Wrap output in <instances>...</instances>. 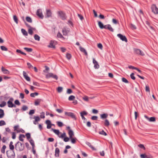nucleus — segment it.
Returning <instances> with one entry per match:
<instances>
[{
  "label": "nucleus",
  "mask_w": 158,
  "mask_h": 158,
  "mask_svg": "<svg viewBox=\"0 0 158 158\" xmlns=\"http://www.w3.org/2000/svg\"><path fill=\"white\" fill-rule=\"evenodd\" d=\"M15 148L16 150L21 152L24 150L25 146L22 143L19 141H18L15 144Z\"/></svg>",
  "instance_id": "1"
},
{
  "label": "nucleus",
  "mask_w": 158,
  "mask_h": 158,
  "mask_svg": "<svg viewBox=\"0 0 158 158\" xmlns=\"http://www.w3.org/2000/svg\"><path fill=\"white\" fill-rule=\"evenodd\" d=\"M6 154L8 158H15V154L14 151H7Z\"/></svg>",
  "instance_id": "2"
},
{
  "label": "nucleus",
  "mask_w": 158,
  "mask_h": 158,
  "mask_svg": "<svg viewBox=\"0 0 158 158\" xmlns=\"http://www.w3.org/2000/svg\"><path fill=\"white\" fill-rule=\"evenodd\" d=\"M152 12L155 15L158 14V8L155 4H153L151 6Z\"/></svg>",
  "instance_id": "3"
},
{
  "label": "nucleus",
  "mask_w": 158,
  "mask_h": 158,
  "mask_svg": "<svg viewBox=\"0 0 158 158\" xmlns=\"http://www.w3.org/2000/svg\"><path fill=\"white\" fill-rule=\"evenodd\" d=\"M64 113L65 115L71 117L74 120H77V118L73 113L71 112H65Z\"/></svg>",
  "instance_id": "4"
},
{
  "label": "nucleus",
  "mask_w": 158,
  "mask_h": 158,
  "mask_svg": "<svg viewBox=\"0 0 158 158\" xmlns=\"http://www.w3.org/2000/svg\"><path fill=\"white\" fill-rule=\"evenodd\" d=\"M56 42L55 40H51L50 41L49 44L48 46V47L49 48H55V45L56 44Z\"/></svg>",
  "instance_id": "5"
},
{
  "label": "nucleus",
  "mask_w": 158,
  "mask_h": 158,
  "mask_svg": "<svg viewBox=\"0 0 158 158\" xmlns=\"http://www.w3.org/2000/svg\"><path fill=\"white\" fill-rule=\"evenodd\" d=\"M134 51L135 53L138 55L141 56H143L145 55L144 52L139 49L135 48L134 49Z\"/></svg>",
  "instance_id": "6"
},
{
  "label": "nucleus",
  "mask_w": 158,
  "mask_h": 158,
  "mask_svg": "<svg viewBox=\"0 0 158 158\" xmlns=\"http://www.w3.org/2000/svg\"><path fill=\"white\" fill-rule=\"evenodd\" d=\"M117 36L123 41H124L126 42H127V40L125 35H123L120 34H119L117 35Z\"/></svg>",
  "instance_id": "7"
},
{
  "label": "nucleus",
  "mask_w": 158,
  "mask_h": 158,
  "mask_svg": "<svg viewBox=\"0 0 158 158\" xmlns=\"http://www.w3.org/2000/svg\"><path fill=\"white\" fill-rule=\"evenodd\" d=\"M36 15L40 19H43L44 16L42 14V10L40 9H38L36 12Z\"/></svg>",
  "instance_id": "8"
},
{
  "label": "nucleus",
  "mask_w": 158,
  "mask_h": 158,
  "mask_svg": "<svg viewBox=\"0 0 158 158\" xmlns=\"http://www.w3.org/2000/svg\"><path fill=\"white\" fill-rule=\"evenodd\" d=\"M58 14L60 18L63 20H65L66 19L65 14L62 11H58Z\"/></svg>",
  "instance_id": "9"
},
{
  "label": "nucleus",
  "mask_w": 158,
  "mask_h": 158,
  "mask_svg": "<svg viewBox=\"0 0 158 158\" xmlns=\"http://www.w3.org/2000/svg\"><path fill=\"white\" fill-rule=\"evenodd\" d=\"M23 75L24 78L28 81H30V77L28 76L27 74L24 71L23 72Z\"/></svg>",
  "instance_id": "10"
},
{
  "label": "nucleus",
  "mask_w": 158,
  "mask_h": 158,
  "mask_svg": "<svg viewBox=\"0 0 158 158\" xmlns=\"http://www.w3.org/2000/svg\"><path fill=\"white\" fill-rule=\"evenodd\" d=\"M140 156L141 158H153L151 155H146L145 154H141Z\"/></svg>",
  "instance_id": "11"
},
{
  "label": "nucleus",
  "mask_w": 158,
  "mask_h": 158,
  "mask_svg": "<svg viewBox=\"0 0 158 158\" xmlns=\"http://www.w3.org/2000/svg\"><path fill=\"white\" fill-rule=\"evenodd\" d=\"M7 104L8 106L9 107H16V106L15 105L13 104L12 102V101H9L7 102Z\"/></svg>",
  "instance_id": "12"
},
{
  "label": "nucleus",
  "mask_w": 158,
  "mask_h": 158,
  "mask_svg": "<svg viewBox=\"0 0 158 158\" xmlns=\"http://www.w3.org/2000/svg\"><path fill=\"white\" fill-rule=\"evenodd\" d=\"M52 15V13L50 10H46V15L45 16L46 17H51Z\"/></svg>",
  "instance_id": "13"
},
{
  "label": "nucleus",
  "mask_w": 158,
  "mask_h": 158,
  "mask_svg": "<svg viewBox=\"0 0 158 158\" xmlns=\"http://www.w3.org/2000/svg\"><path fill=\"white\" fill-rule=\"evenodd\" d=\"M79 49H80V51L81 52L84 53L85 55H86V56L88 55L87 52L84 48H82V47H81V46H79Z\"/></svg>",
  "instance_id": "14"
},
{
  "label": "nucleus",
  "mask_w": 158,
  "mask_h": 158,
  "mask_svg": "<svg viewBox=\"0 0 158 158\" xmlns=\"http://www.w3.org/2000/svg\"><path fill=\"white\" fill-rule=\"evenodd\" d=\"M69 31V30L68 29H67L65 28H63L62 29V32L63 35H66L68 32Z\"/></svg>",
  "instance_id": "15"
},
{
  "label": "nucleus",
  "mask_w": 158,
  "mask_h": 158,
  "mask_svg": "<svg viewBox=\"0 0 158 158\" xmlns=\"http://www.w3.org/2000/svg\"><path fill=\"white\" fill-rule=\"evenodd\" d=\"M1 70L4 74H9L10 73L9 71L8 70L5 69L3 67H2Z\"/></svg>",
  "instance_id": "16"
},
{
  "label": "nucleus",
  "mask_w": 158,
  "mask_h": 158,
  "mask_svg": "<svg viewBox=\"0 0 158 158\" xmlns=\"http://www.w3.org/2000/svg\"><path fill=\"white\" fill-rule=\"evenodd\" d=\"M68 134L69 135V138H72L74 135V132L71 130H69Z\"/></svg>",
  "instance_id": "17"
},
{
  "label": "nucleus",
  "mask_w": 158,
  "mask_h": 158,
  "mask_svg": "<svg viewBox=\"0 0 158 158\" xmlns=\"http://www.w3.org/2000/svg\"><path fill=\"white\" fill-rule=\"evenodd\" d=\"M60 153V150L58 148H56L55 151V156L56 157H58L59 156V154Z\"/></svg>",
  "instance_id": "18"
},
{
  "label": "nucleus",
  "mask_w": 158,
  "mask_h": 158,
  "mask_svg": "<svg viewBox=\"0 0 158 158\" xmlns=\"http://www.w3.org/2000/svg\"><path fill=\"white\" fill-rule=\"evenodd\" d=\"M108 114H103L100 115V117L102 119L106 118Z\"/></svg>",
  "instance_id": "19"
},
{
  "label": "nucleus",
  "mask_w": 158,
  "mask_h": 158,
  "mask_svg": "<svg viewBox=\"0 0 158 158\" xmlns=\"http://www.w3.org/2000/svg\"><path fill=\"white\" fill-rule=\"evenodd\" d=\"M13 142L12 141H11L10 143V144H9V148L10 149L14 151V146L13 145Z\"/></svg>",
  "instance_id": "20"
},
{
  "label": "nucleus",
  "mask_w": 158,
  "mask_h": 158,
  "mask_svg": "<svg viewBox=\"0 0 158 158\" xmlns=\"http://www.w3.org/2000/svg\"><path fill=\"white\" fill-rule=\"evenodd\" d=\"M4 115V110L0 109V118H2Z\"/></svg>",
  "instance_id": "21"
},
{
  "label": "nucleus",
  "mask_w": 158,
  "mask_h": 158,
  "mask_svg": "<svg viewBox=\"0 0 158 158\" xmlns=\"http://www.w3.org/2000/svg\"><path fill=\"white\" fill-rule=\"evenodd\" d=\"M41 101V99H36L35 102V105L36 106L38 105Z\"/></svg>",
  "instance_id": "22"
},
{
  "label": "nucleus",
  "mask_w": 158,
  "mask_h": 158,
  "mask_svg": "<svg viewBox=\"0 0 158 158\" xmlns=\"http://www.w3.org/2000/svg\"><path fill=\"white\" fill-rule=\"evenodd\" d=\"M23 138H25V136L23 134H20L19 135V139L20 141H23Z\"/></svg>",
  "instance_id": "23"
},
{
  "label": "nucleus",
  "mask_w": 158,
  "mask_h": 158,
  "mask_svg": "<svg viewBox=\"0 0 158 158\" xmlns=\"http://www.w3.org/2000/svg\"><path fill=\"white\" fill-rule=\"evenodd\" d=\"M98 24L99 27L101 29H103L104 25L100 21L98 22Z\"/></svg>",
  "instance_id": "24"
},
{
  "label": "nucleus",
  "mask_w": 158,
  "mask_h": 158,
  "mask_svg": "<svg viewBox=\"0 0 158 158\" xmlns=\"http://www.w3.org/2000/svg\"><path fill=\"white\" fill-rule=\"evenodd\" d=\"M107 29L110 31L111 32H113L114 31V29L111 27V25L110 24H109V25L107 26Z\"/></svg>",
  "instance_id": "25"
},
{
  "label": "nucleus",
  "mask_w": 158,
  "mask_h": 158,
  "mask_svg": "<svg viewBox=\"0 0 158 158\" xmlns=\"http://www.w3.org/2000/svg\"><path fill=\"white\" fill-rule=\"evenodd\" d=\"M21 32L25 36H27L28 35V33L27 31L24 29L22 28L21 30Z\"/></svg>",
  "instance_id": "26"
},
{
  "label": "nucleus",
  "mask_w": 158,
  "mask_h": 158,
  "mask_svg": "<svg viewBox=\"0 0 158 158\" xmlns=\"http://www.w3.org/2000/svg\"><path fill=\"white\" fill-rule=\"evenodd\" d=\"M70 139L71 143H72L74 144L76 143V140H77V139L76 138H73V137H72V138Z\"/></svg>",
  "instance_id": "27"
},
{
  "label": "nucleus",
  "mask_w": 158,
  "mask_h": 158,
  "mask_svg": "<svg viewBox=\"0 0 158 158\" xmlns=\"http://www.w3.org/2000/svg\"><path fill=\"white\" fill-rule=\"evenodd\" d=\"M31 144L32 145V148H35V145L34 140L32 139H31L29 140Z\"/></svg>",
  "instance_id": "28"
},
{
  "label": "nucleus",
  "mask_w": 158,
  "mask_h": 158,
  "mask_svg": "<svg viewBox=\"0 0 158 158\" xmlns=\"http://www.w3.org/2000/svg\"><path fill=\"white\" fill-rule=\"evenodd\" d=\"M81 116L86 115L88 114V112L85 111H83L80 113Z\"/></svg>",
  "instance_id": "29"
},
{
  "label": "nucleus",
  "mask_w": 158,
  "mask_h": 158,
  "mask_svg": "<svg viewBox=\"0 0 158 158\" xmlns=\"http://www.w3.org/2000/svg\"><path fill=\"white\" fill-rule=\"evenodd\" d=\"M39 94L38 93L35 92L34 93H32L30 94V96L31 97H35V96H37Z\"/></svg>",
  "instance_id": "30"
},
{
  "label": "nucleus",
  "mask_w": 158,
  "mask_h": 158,
  "mask_svg": "<svg viewBox=\"0 0 158 158\" xmlns=\"http://www.w3.org/2000/svg\"><path fill=\"white\" fill-rule=\"evenodd\" d=\"M34 38L37 41H40V37L37 35L35 34L34 36Z\"/></svg>",
  "instance_id": "31"
},
{
  "label": "nucleus",
  "mask_w": 158,
  "mask_h": 158,
  "mask_svg": "<svg viewBox=\"0 0 158 158\" xmlns=\"http://www.w3.org/2000/svg\"><path fill=\"white\" fill-rule=\"evenodd\" d=\"M26 20L27 22L29 23H31L32 22V20L31 17L27 16L26 18Z\"/></svg>",
  "instance_id": "32"
},
{
  "label": "nucleus",
  "mask_w": 158,
  "mask_h": 158,
  "mask_svg": "<svg viewBox=\"0 0 158 158\" xmlns=\"http://www.w3.org/2000/svg\"><path fill=\"white\" fill-rule=\"evenodd\" d=\"M52 75H53V73H50L46 75V77L47 78H49L51 77H52Z\"/></svg>",
  "instance_id": "33"
},
{
  "label": "nucleus",
  "mask_w": 158,
  "mask_h": 158,
  "mask_svg": "<svg viewBox=\"0 0 158 158\" xmlns=\"http://www.w3.org/2000/svg\"><path fill=\"white\" fill-rule=\"evenodd\" d=\"M24 49L26 50L28 52H31L32 51V49L31 48H24Z\"/></svg>",
  "instance_id": "34"
},
{
  "label": "nucleus",
  "mask_w": 158,
  "mask_h": 158,
  "mask_svg": "<svg viewBox=\"0 0 158 158\" xmlns=\"http://www.w3.org/2000/svg\"><path fill=\"white\" fill-rule=\"evenodd\" d=\"M75 98V97L73 95H71L68 98V100L69 101H73L74 100Z\"/></svg>",
  "instance_id": "35"
},
{
  "label": "nucleus",
  "mask_w": 158,
  "mask_h": 158,
  "mask_svg": "<svg viewBox=\"0 0 158 158\" xmlns=\"http://www.w3.org/2000/svg\"><path fill=\"white\" fill-rule=\"evenodd\" d=\"M99 133L100 134H101L104 135L106 136L107 135V134L103 130L101 131H100L99 132Z\"/></svg>",
  "instance_id": "36"
},
{
  "label": "nucleus",
  "mask_w": 158,
  "mask_h": 158,
  "mask_svg": "<svg viewBox=\"0 0 158 158\" xmlns=\"http://www.w3.org/2000/svg\"><path fill=\"white\" fill-rule=\"evenodd\" d=\"M110 125V123L109 121L107 119H106L105 120V123H104V125L106 126H108Z\"/></svg>",
  "instance_id": "37"
},
{
  "label": "nucleus",
  "mask_w": 158,
  "mask_h": 158,
  "mask_svg": "<svg viewBox=\"0 0 158 158\" xmlns=\"http://www.w3.org/2000/svg\"><path fill=\"white\" fill-rule=\"evenodd\" d=\"M13 19L14 21L15 22L16 24L18 23V19L17 17L14 15L13 16Z\"/></svg>",
  "instance_id": "38"
},
{
  "label": "nucleus",
  "mask_w": 158,
  "mask_h": 158,
  "mask_svg": "<svg viewBox=\"0 0 158 158\" xmlns=\"http://www.w3.org/2000/svg\"><path fill=\"white\" fill-rule=\"evenodd\" d=\"M66 57L67 58L68 60H69L71 58L72 56H71V55L70 54L67 53L66 54Z\"/></svg>",
  "instance_id": "39"
},
{
  "label": "nucleus",
  "mask_w": 158,
  "mask_h": 158,
  "mask_svg": "<svg viewBox=\"0 0 158 158\" xmlns=\"http://www.w3.org/2000/svg\"><path fill=\"white\" fill-rule=\"evenodd\" d=\"M6 148V146L5 145H4L2 147V148L1 150V152L3 153H5V150Z\"/></svg>",
  "instance_id": "40"
},
{
  "label": "nucleus",
  "mask_w": 158,
  "mask_h": 158,
  "mask_svg": "<svg viewBox=\"0 0 158 158\" xmlns=\"http://www.w3.org/2000/svg\"><path fill=\"white\" fill-rule=\"evenodd\" d=\"M6 105V102L5 101H2L0 104V107H3Z\"/></svg>",
  "instance_id": "41"
},
{
  "label": "nucleus",
  "mask_w": 158,
  "mask_h": 158,
  "mask_svg": "<svg viewBox=\"0 0 158 158\" xmlns=\"http://www.w3.org/2000/svg\"><path fill=\"white\" fill-rule=\"evenodd\" d=\"M56 123L58 126L59 127H61L63 125V123L61 122L57 121Z\"/></svg>",
  "instance_id": "42"
},
{
  "label": "nucleus",
  "mask_w": 158,
  "mask_h": 158,
  "mask_svg": "<svg viewBox=\"0 0 158 158\" xmlns=\"http://www.w3.org/2000/svg\"><path fill=\"white\" fill-rule=\"evenodd\" d=\"M2 51H7L8 50L7 48L5 46H1L0 47Z\"/></svg>",
  "instance_id": "43"
},
{
  "label": "nucleus",
  "mask_w": 158,
  "mask_h": 158,
  "mask_svg": "<svg viewBox=\"0 0 158 158\" xmlns=\"http://www.w3.org/2000/svg\"><path fill=\"white\" fill-rule=\"evenodd\" d=\"M52 130L54 132L56 135H58L60 133L59 131L58 130L54 129H52Z\"/></svg>",
  "instance_id": "44"
},
{
  "label": "nucleus",
  "mask_w": 158,
  "mask_h": 158,
  "mask_svg": "<svg viewBox=\"0 0 158 158\" xmlns=\"http://www.w3.org/2000/svg\"><path fill=\"white\" fill-rule=\"evenodd\" d=\"M28 108L27 106L26 105H23L22 108V110L23 111H26L27 110Z\"/></svg>",
  "instance_id": "45"
},
{
  "label": "nucleus",
  "mask_w": 158,
  "mask_h": 158,
  "mask_svg": "<svg viewBox=\"0 0 158 158\" xmlns=\"http://www.w3.org/2000/svg\"><path fill=\"white\" fill-rule=\"evenodd\" d=\"M148 120L150 122H154L156 120V119L154 117H151L149 118Z\"/></svg>",
  "instance_id": "46"
},
{
  "label": "nucleus",
  "mask_w": 158,
  "mask_h": 158,
  "mask_svg": "<svg viewBox=\"0 0 158 158\" xmlns=\"http://www.w3.org/2000/svg\"><path fill=\"white\" fill-rule=\"evenodd\" d=\"M34 28H33V29L32 28H30L28 30V32L29 34H30L31 35H32L33 33V32L32 31V29H34Z\"/></svg>",
  "instance_id": "47"
},
{
  "label": "nucleus",
  "mask_w": 158,
  "mask_h": 158,
  "mask_svg": "<svg viewBox=\"0 0 158 158\" xmlns=\"http://www.w3.org/2000/svg\"><path fill=\"white\" fill-rule=\"evenodd\" d=\"M35 110H31L29 113V114L30 115H32L34 114L35 112Z\"/></svg>",
  "instance_id": "48"
},
{
  "label": "nucleus",
  "mask_w": 158,
  "mask_h": 158,
  "mask_svg": "<svg viewBox=\"0 0 158 158\" xmlns=\"http://www.w3.org/2000/svg\"><path fill=\"white\" fill-rule=\"evenodd\" d=\"M138 146L142 148V149H143L144 150H145V147H144V145L143 144H139L138 145Z\"/></svg>",
  "instance_id": "49"
},
{
  "label": "nucleus",
  "mask_w": 158,
  "mask_h": 158,
  "mask_svg": "<svg viewBox=\"0 0 158 158\" xmlns=\"http://www.w3.org/2000/svg\"><path fill=\"white\" fill-rule=\"evenodd\" d=\"M63 90V88L61 87H59L57 88V91L59 93L61 92Z\"/></svg>",
  "instance_id": "50"
},
{
  "label": "nucleus",
  "mask_w": 158,
  "mask_h": 158,
  "mask_svg": "<svg viewBox=\"0 0 158 158\" xmlns=\"http://www.w3.org/2000/svg\"><path fill=\"white\" fill-rule=\"evenodd\" d=\"M122 81L125 83H128L129 82L125 78L123 77L122 78Z\"/></svg>",
  "instance_id": "51"
},
{
  "label": "nucleus",
  "mask_w": 158,
  "mask_h": 158,
  "mask_svg": "<svg viewBox=\"0 0 158 158\" xmlns=\"http://www.w3.org/2000/svg\"><path fill=\"white\" fill-rule=\"evenodd\" d=\"M6 125V123L4 120H1L0 121V126H2Z\"/></svg>",
  "instance_id": "52"
},
{
  "label": "nucleus",
  "mask_w": 158,
  "mask_h": 158,
  "mask_svg": "<svg viewBox=\"0 0 158 158\" xmlns=\"http://www.w3.org/2000/svg\"><path fill=\"white\" fill-rule=\"evenodd\" d=\"M26 136L27 137V139L28 140L31 138V134L29 133H27L26 134Z\"/></svg>",
  "instance_id": "53"
},
{
  "label": "nucleus",
  "mask_w": 158,
  "mask_h": 158,
  "mask_svg": "<svg viewBox=\"0 0 158 158\" xmlns=\"http://www.w3.org/2000/svg\"><path fill=\"white\" fill-rule=\"evenodd\" d=\"M134 73H132L131 75H130V77L133 80H134L135 79V77L134 76Z\"/></svg>",
  "instance_id": "54"
},
{
  "label": "nucleus",
  "mask_w": 158,
  "mask_h": 158,
  "mask_svg": "<svg viewBox=\"0 0 158 158\" xmlns=\"http://www.w3.org/2000/svg\"><path fill=\"white\" fill-rule=\"evenodd\" d=\"M98 117L96 116H93L91 118V119L93 120H96L98 119Z\"/></svg>",
  "instance_id": "55"
},
{
  "label": "nucleus",
  "mask_w": 158,
  "mask_h": 158,
  "mask_svg": "<svg viewBox=\"0 0 158 158\" xmlns=\"http://www.w3.org/2000/svg\"><path fill=\"white\" fill-rule=\"evenodd\" d=\"M15 103L16 105L18 106H19L20 105V103L18 100H15Z\"/></svg>",
  "instance_id": "56"
},
{
  "label": "nucleus",
  "mask_w": 158,
  "mask_h": 158,
  "mask_svg": "<svg viewBox=\"0 0 158 158\" xmlns=\"http://www.w3.org/2000/svg\"><path fill=\"white\" fill-rule=\"evenodd\" d=\"M34 118H35V121H37V122L39 121L40 120V117H39V116H34Z\"/></svg>",
  "instance_id": "57"
},
{
  "label": "nucleus",
  "mask_w": 158,
  "mask_h": 158,
  "mask_svg": "<svg viewBox=\"0 0 158 158\" xmlns=\"http://www.w3.org/2000/svg\"><path fill=\"white\" fill-rule=\"evenodd\" d=\"M57 36L59 37V38H63V35H62V34L60 33V32H58V33H57Z\"/></svg>",
  "instance_id": "58"
},
{
  "label": "nucleus",
  "mask_w": 158,
  "mask_h": 158,
  "mask_svg": "<svg viewBox=\"0 0 158 158\" xmlns=\"http://www.w3.org/2000/svg\"><path fill=\"white\" fill-rule=\"evenodd\" d=\"M25 145L26 147L27 148L28 150H29L30 149V147H29V145L28 143H25Z\"/></svg>",
  "instance_id": "59"
},
{
  "label": "nucleus",
  "mask_w": 158,
  "mask_h": 158,
  "mask_svg": "<svg viewBox=\"0 0 158 158\" xmlns=\"http://www.w3.org/2000/svg\"><path fill=\"white\" fill-rule=\"evenodd\" d=\"M83 99L85 101L87 102L88 101H89V98L87 96H84V97H83Z\"/></svg>",
  "instance_id": "60"
},
{
  "label": "nucleus",
  "mask_w": 158,
  "mask_h": 158,
  "mask_svg": "<svg viewBox=\"0 0 158 158\" xmlns=\"http://www.w3.org/2000/svg\"><path fill=\"white\" fill-rule=\"evenodd\" d=\"M112 22L114 24H117L118 23V21H117V20L114 19H112Z\"/></svg>",
  "instance_id": "61"
},
{
  "label": "nucleus",
  "mask_w": 158,
  "mask_h": 158,
  "mask_svg": "<svg viewBox=\"0 0 158 158\" xmlns=\"http://www.w3.org/2000/svg\"><path fill=\"white\" fill-rule=\"evenodd\" d=\"M94 67L96 69H98L99 68V65L98 64V63H97V64H94Z\"/></svg>",
  "instance_id": "62"
},
{
  "label": "nucleus",
  "mask_w": 158,
  "mask_h": 158,
  "mask_svg": "<svg viewBox=\"0 0 158 158\" xmlns=\"http://www.w3.org/2000/svg\"><path fill=\"white\" fill-rule=\"evenodd\" d=\"M69 138L66 137H65L64 139V141L65 142H67L69 141Z\"/></svg>",
  "instance_id": "63"
},
{
  "label": "nucleus",
  "mask_w": 158,
  "mask_h": 158,
  "mask_svg": "<svg viewBox=\"0 0 158 158\" xmlns=\"http://www.w3.org/2000/svg\"><path fill=\"white\" fill-rule=\"evenodd\" d=\"M98 47L100 49H102V45L101 43H99L98 44Z\"/></svg>",
  "instance_id": "64"
}]
</instances>
